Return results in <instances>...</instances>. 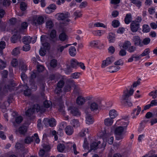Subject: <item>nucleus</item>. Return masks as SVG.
I'll list each match as a JSON object with an SVG mask.
<instances>
[{
    "label": "nucleus",
    "mask_w": 157,
    "mask_h": 157,
    "mask_svg": "<svg viewBox=\"0 0 157 157\" xmlns=\"http://www.w3.org/2000/svg\"><path fill=\"white\" fill-rule=\"evenodd\" d=\"M71 124L75 128H77L80 126L78 121L77 119L72 120L71 122Z\"/></svg>",
    "instance_id": "c9c22d12"
},
{
    "label": "nucleus",
    "mask_w": 157,
    "mask_h": 157,
    "mask_svg": "<svg viewBox=\"0 0 157 157\" xmlns=\"http://www.w3.org/2000/svg\"><path fill=\"white\" fill-rule=\"evenodd\" d=\"M42 107H40L37 104H34L33 105V109L34 111H36L37 112L40 111L41 112H44V111L42 109Z\"/></svg>",
    "instance_id": "a878e982"
},
{
    "label": "nucleus",
    "mask_w": 157,
    "mask_h": 157,
    "mask_svg": "<svg viewBox=\"0 0 157 157\" xmlns=\"http://www.w3.org/2000/svg\"><path fill=\"white\" fill-rule=\"evenodd\" d=\"M100 43V41L99 40H94L90 42V45L91 47H96Z\"/></svg>",
    "instance_id": "37998d69"
},
{
    "label": "nucleus",
    "mask_w": 157,
    "mask_h": 157,
    "mask_svg": "<svg viewBox=\"0 0 157 157\" xmlns=\"http://www.w3.org/2000/svg\"><path fill=\"white\" fill-rule=\"evenodd\" d=\"M107 37L110 43H113L115 40V35L112 33H109Z\"/></svg>",
    "instance_id": "cd10ccee"
},
{
    "label": "nucleus",
    "mask_w": 157,
    "mask_h": 157,
    "mask_svg": "<svg viewBox=\"0 0 157 157\" xmlns=\"http://www.w3.org/2000/svg\"><path fill=\"white\" fill-rule=\"evenodd\" d=\"M56 121L54 118L49 119L48 124L49 126L53 127L56 125Z\"/></svg>",
    "instance_id": "79ce46f5"
},
{
    "label": "nucleus",
    "mask_w": 157,
    "mask_h": 157,
    "mask_svg": "<svg viewBox=\"0 0 157 157\" xmlns=\"http://www.w3.org/2000/svg\"><path fill=\"white\" fill-rule=\"evenodd\" d=\"M99 105L98 104L95 102H90L89 103L88 108L91 111L94 112L96 111L98 108Z\"/></svg>",
    "instance_id": "9b49d317"
},
{
    "label": "nucleus",
    "mask_w": 157,
    "mask_h": 157,
    "mask_svg": "<svg viewBox=\"0 0 157 157\" xmlns=\"http://www.w3.org/2000/svg\"><path fill=\"white\" fill-rule=\"evenodd\" d=\"M59 38L61 41H64L67 39V36L65 33L62 32L60 34Z\"/></svg>",
    "instance_id": "72a5a7b5"
},
{
    "label": "nucleus",
    "mask_w": 157,
    "mask_h": 157,
    "mask_svg": "<svg viewBox=\"0 0 157 157\" xmlns=\"http://www.w3.org/2000/svg\"><path fill=\"white\" fill-rule=\"evenodd\" d=\"M30 86H31L30 88L31 90H32L33 91L36 90L37 89V86L35 85L33 82V81L31 80L30 81Z\"/></svg>",
    "instance_id": "864d4df0"
},
{
    "label": "nucleus",
    "mask_w": 157,
    "mask_h": 157,
    "mask_svg": "<svg viewBox=\"0 0 157 157\" xmlns=\"http://www.w3.org/2000/svg\"><path fill=\"white\" fill-rule=\"evenodd\" d=\"M132 40L134 44L136 46H141V41L140 37L138 36H135L133 37Z\"/></svg>",
    "instance_id": "a211bd4d"
},
{
    "label": "nucleus",
    "mask_w": 157,
    "mask_h": 157,
    "mask_svg": "<svg viewBox=\"0 0 157 157\" xmlns=\"http://www.w3.org/2000/svg\"><path fill=\"white\" fill-rule=\"evenodd\" d=\"M68 147L69 148H71V147H72L74 153L75 155H76L78 153V152L76 151V146L75 144H73V145H72L71 143H68Z\"/></svg>",
    "instance_id": "4c0bfd02"
},
{
    "label": "nucleus",
    "mask_w": 157,
    "mask_h": 157,
    "mask_svg": "<svg viewBox=\"0 0 157 157\" xmlns=\"http://www.w3.org/2000/svg\"><path fill=\"white\" fill-rule=\"evenodd\" d=\"M113 121V119L110 117V118H107L105 119L104 123L106 126H110L112 125Z\"/></svg>",
    "instance_id": "c756f323"
},
{
    "label": "nucleus",
    "mask_w": 157,
    "mask_h": 157,
    "mask_svg": "<svg viewBox=\"0 0 157 157\" xmlns=\"http://www.w3.org/2000/svg\"><path fill=\"white\" fill-rule=\"evenodd\" d=\"M68 52L69 55L72 57L75 56L77 53L76 49L73 46H71L70 47Z\"/></svg>",
    "instance_id": "4be33fe9"
},
{
    "label": "nucleus",
    "mask_w": 157,
    "mask_h": 157,
    "mask_svg": "<svg viewBox=\"0 0 157 157\" xmlns=\"http://www.w3.org/2000/svg\"><path fill=\"white\" fill-rule=\"evenodd\" d=\"M140 24L137 23L136 21H132L130 24V29L132 31L133 33L136 32L139 29Z\"/></svg>",
    "instance_id": "1a4fd4ad"
},
{
    "label": "nucleus",
    "mask_w": 157,
    "mask_h": 157,
    "mask_svg": "<svg viewBox=\"0 0 157 157\" xmlns=\"http://www.w3.org/2000/svg\"><path fill=\"white\" fill-rule=\"evenodd\" d=\"M56 6L55 4H50L46 9L47 13H50L53 12V10L56 9Z\"/></svg>",
    "instance_id": "6ab92c4d"
},
{
    "label": "nucleus",
    "mask_w": 157,
    "mask_h": 157,
    "mask_svg": "<svg viewBox=\"0 0 157 157\" xmlns=\"http://www.w3.org/2000/svg\"><path fill=\"white\" fill-rule=\"evenodd\" d=\"M115 58L113 56L108 57L106 59L102 61L101 64V67L105 68L106 67L112 63L115 60Z\"/></svg>",
    "instance_id": "39448f33"
},
{
    "label": "nucleus",
    "mask_w": 157,
    "mask_h": 157,
    "mask_svg": "<svg viewBox=\"0 0 157 157\" xmlns=\"http://www.w3.org/2000/svg\"><path fill=\"white\" fill-rule=\"evenodd\" d=\"M80 74V73L75 72L72 73L71 75V77L73 78L77 79L79 78Z\"/></svg>",
    "instance_id": "5fc2aeb1"
},
{
    "label": "nucleus",
    "mask_w": 157,
    "mask_h": 157,
    "mask_svg": "<svg viewBox=\"0 0 157 157\" xmlns=\"http://www.w3.org/2000/svg\"><path fill=\"white\" fill-rule=\"evenodd\" d=\"M58 19L59 20H63L70 16V14L67 12L65 13H60L58 14Z\"/></svg>",
    "instance_id": "dca6fc26"
},
{
    "label": "nucleus",
    "mask_w": 157,
    "mask_h": 157,
    "mask_svg": "<svg viewBox=\"0 0 157 157\" xmlns=\"http://www.w3.org/2000/svg\"><path fill=\"white\" fill-rule=\"evenodd\" d=\"M65 147L64 144L59 143L57 146V149L59 152L63 153V152Z\"/></svg>",
    "instance_id": "7c9ffc66"
},
{
    "label": "nucleus",
    "mask_w": 157,
    "mask_h": 157,
    "mask_svg": "<svg viewBox=\"0 0 157 157\" xmlns=\"http://www.w3.org/2000/svg\"><path fill=\"white\" fill-rule=\"evenodd\" d=\"M71 113L74 116L79 117L80 116L81 113L78 109L75 107H71L70 109Z\"/></svg>",
    "instance_id": "4468645a"
},
{
    "label": "nucleus",
    "mask_w": 157,
    "mask_h": 157,
    "mask_svg": "<svg viewBox=\"0 0 157 157\" xmlns=\"http://www.w3.org/2000/svg\"><path fill=\"white\" fill-rule=\"evenodd\" d=\"M123 64L124 62L121 59H119L115 62L114 63L115 65L117 66H122L123 65Z\"/></svg>",
    "instance_id": "052dcab7"
},
{
    "label": "nucleus",
    "mask_w": 157,
    "mask_h": 157,
    "mask_svg": "<svg viewBox=\"0 0 157 157\" xmlns=\"http://www.w3.org/2000/svg\"><path fill=\"white\" fill-rule=\"evenodd\" d=\"M139 80H140V78L138 79L136 82H135L133 83V84L132 86H128V88H130L129 90L130 89V88H131V87L132 86V88L134 87H136L137 86V85H139L140 83V81H139Z\"/></svg>",
    "instance_id": "bf43d9fd"
},
{
    "label": "nucleus",
    "mask_w": 157,
    "mask_h": 157,
    "mask_svg": "<svg viewBox=\"0 0 157 157\" xmlns=\"http://www.w3.org/2000/svg\"><path fill=\"white\" fill-rule=\"evenodd\" d=\"M136 50V47L131 45L128 49L127 51L129 53H133L135 52Z\"/></svg>",
    "instance_id": "6e6d98bb"
},
{
    "label": "nucleus",
    "mask_w": 157,
    "mask_h": 157,
    "mask_svg": "<svg viewBox=\"0 0 157 157\" xmlns=\"http://www.w3.org/2000/svg\"><path fill=\"white\" fill-rule=\"evenodd\" d=\"M74 90L73 91L72 94L75 97L76 96L79 95L81 94V91L80 87L77 85H75L73 86Z\"/></svg>",
    "instance_id": "f8f14e48"
},
{
    "label": "nucleus",
    "mask_w": 157,
    "mask_h": 157,
    "mask_svg": "<svg viewBox=\"0 0 157 157\" xmlns=\"http://www.w3.org/2000/svg\"><path fill=\"white\" fill-rule=\"evenodd\" d=\"M34 112L33 109V108H29L26 111L25 113L27 116L30 117L33 114Z\"/></svg>",
    "instance_id": "de8ad7c7"
},
{
    "label": "nucleus",
    "mask_w": 157,
    "mask_h": 157,
    "mask_svg": "<svg viewBox=\"0 0 157 157\" xmlns=\"http://www.w3.org/2000/svg\"><path fill=\"white\" fill-rule=\"evenodd\" d=\"M20 51L19 50V48L18 47L16 48H14L12 52V54L14 56H16L20 53Z\"/></svg>",
    "instance_id": "a18cd8bd"
},
{
    "label": "nucleus",
    "mask_w": 157,
    "mask_h": 157,
    "mask_svg": "<svg viewBox=\"0 0 157 157\" xmlns=\"http://www.w3.org/2000/svg\"><path fill=\"white\" fill-rule=\"evenodd\" d=\"M34 141L37 144L40 142V140L37 133L34 134V136L32 137L29 136L26 137L25 140V142L26 144H29Z\"/></svg>",
    "instance_id": "20e7f679"
},
{
    "label": "nucleus",
    "mask_w": 157,
    "mask_h": 157,
    "mask_svg": "<svg viewBox=\"0 0 157 157\" xmlns=\"http://www.w3.org/2000/svg\"><path fill=\"white\" fill-rule=\"evenodd\" d=\"M78 62L77 60L75 59H72L70 61L71 67L72 68H77V66L78 64Z\"/></svg>",
    "instance_id": "c85d7f7f"
},
{
    "label": "nucleus",
    "mask_w": 157,
    "mask_h": 157,
    "mask_svg": "<svg viewBox=\"0 0 157 157\" xmlns=\"http://www.w3.org/2000/svg\"><path fill=\"white\" fill-rule=\"evenodd\" d=\"M6 67V63L1 60H0V70H2Z\"/></svg>",
    "instance_id": "0e129e2a"
},
{
    "label": "nucleus",
    "mask_w": 157,
    "mask_h": 157,
    "mask_svg": "<svg viewBox=\"0 0 157 157\" xmlns=\"http://www.w3.org/2000/svg\"><path fill=\"white\" fill-rule=\"evenodd\" d=\"M120 23L117 20H114L112 21V26L114 28H117L120 25Z\"/></svg>",
    "instance_id": "09e8293b"
},
{
    "label": "nucleus",
    "mask_w": 157,
    "mask_h": 157,
    "mask_svg": "<svg viewBox=\"0 0 157 157\" xmlns=\"http://www.w3.org/2000/svg\"><path fill=\"white\" fill-rule=\"evenodd\" d=\"M25 45L23 47V50L25 51H28L30 49V46L29 44H25Z\"/></svg>",
    "instance_id": "4d7b16f0"
},
{
    "label": "nucleus",
    "mask_w": 157,
    "mask_h": 157,
    "mask_svg": "<svg viewBox=\"0 0 157 157\" xmlns=\"http://www.w3.org/2000/svg\"><path fill=\"white\" fill-rule=\"evenodd\" d=\"M125 129L123 126H119L116 128L115 132L116 135L123 134L124 130Z\"/></svg>",
    "instance_id": "393cba45"
},
{
    "label": "nucleus",
    "mask_w": 157,
    "mask_h": 157,
    "mask_svg": "<svg viewBox=\"0 0 157 157\" xmlns=\"http://www.w3.org/2000/svg\"><path fill=\"white\" fill-rule=\"evenodd\" d=\"M106 141H104L103 140V142L101 146L99 145V144H101V141H99L98 143L93 142L90 144V150H95L97 149L98 147L100 148H104L106 144Z\"/></svg>",
    "instance_id": "7ed1b4c3"
},
{
    "label": "nucleus",
    "mask_w": 157,
    "mask_h": 157,
    "mask_svg": "<svg viewBox=\"0 0 157 157\" xmlns=\"http://www.w3.org/2000/svg\"><path fill=\"white\" fill-rule=\"evenodd\" d=\"M57 64V61L55 59L52 60L50 62V65L52 67H56Z\"/></svg>",
    "instance_id": "8fccbe9b"
},
{
    "label": "nucleus",
    "mask_w": 157,
    "mask_h": 157,
    "mask_svg": "<svg viewBox=\"0 0 157 157\" xmlns=\"http://www.w3.org/2000/svg\"><path fill=\"white\" fill-rule=\"evenodd\" d=\"M25 86V88L26 90H24V93L25 96H29L31 94L30 90L29 88V87L26 84L24 85V86Z\"/></svg>",
    "instance_id": "58836bf2"
},
{
    "label": "nucleus",
    "mask_w": 157,
    "mask_h": 157,
    "mask_svg": "<svg viewBox=\"0 0 157 157\" xmlns=\"http://www.w3.org/2000/svg\"><path fill=\"white\" fill-rule=\"evenodd\" d=\"M132 16L130 13L127 14L124 19V21L126 24H128L131 22Z\"/></svg>",
    "instance_id": "b1692460"
},
{
    "label": "nucleus",
    "mask_w": 157,
    "mask_h": 157,
    "mask_svg": "<svg viewBox=\"0 0 157 157\" xmlns=\"http://www.w3.org/2000/svg\"><path fill=\"white\" fill-rule=\"evenodd\" d=\"M46 26L47 28L51 29L53 26V24L51 20L48 21L46 22Z\"/></svg>",
    "instance_id": "3c124183"
},
{
    "label": "nucleus",
    "mask_w": 157,
    "mask_h": 157,
    "mask_svg": "<svg viewBox=\"0 0 157 157\" xmlns=\"http://www.w3.org/2000/svg\"><path fill=\"white\" fill-rule=\"evenodd\" d=\"M23 120V118L21 116L17 117L15 118V122L18 124L20 123Z\"/></svg>",
    "instance_id": "e2e57ef3"
},
{
    "label": "nucleus",
    "mask_w": 157,
    "mask_h": 157,
    "mask_svg": "<svg viewBox=\"0 0 157 157\" xmlns=\"http://www.w3.org/2000/svg\"><path fill=\"white\" fill-rule=\"evenodd\" d=\"M120 69V67L118 66H112L109 67L107 68L108 71L111 73L116 72Z\"/></svg>",
    "instance_id": "aec40b11"
},
{
    "label": "nucleus",
    "mask_w": 157,
    "mask_h": 157,
    "mask_svg": "<svg viewBox=\"0 0 157 157\" xmlns=\"http://www.w3.org/2000/svg\"><path fill=\"white\" fill-rule=\"evenodd\" d=\"M49 39L53 43L57 42L58 39L56 36V30L53 29L51 31Z\"/></svg>",
    "instance_id": "0eeeda50"
},
{
    "label": "nucleus",
    "mask_w": 157,
    "mask_h": 157,
    "mask_svg": "<svg viewBox=\"0 0 157 157\" xmlns=\"http://www.w3.org/2000/svg\"><path fill=\"white\" fill-rule=\"evenodd\" d=\"M52 104L50 101L46 100L44 102L43 105L44 107L46 108H49Z\"/></svg>",
    "instance_id": "13d9d810"
},
{
    "label": "nucleus",
    "mask_w": 157,
    "mask_h": 157,
    "mask_svg": "<svg viewBox=\"0 0 157 157\" xmlns=\"http://www.w3.org/2000/svg\"><path fill=\"white\" fill-rule=\"evenodd\" d=\"M108 50L109 52L112 54L114 53L115 51V49L114 47L110 46L108 49Z\"/></svg>",
    "instance_id": "69168bd1"
},
{
    "label": "nucleus",
    "mask_w": 157,
    "mask_h": 157,
    "mask_svg": "<svg viewBox=\"0 0 157 157\" xmlns=\"http://www.w3.org/2000/svg\"><path fill=\"white\" fill-rule=\"evenodd\" d=\"M85 113H86V124H92L94 122V120L92 115L86 111H85Z\"/></svg>",
    "instance_id": "ddd939ff"
},
{
    "label": "nucleus",
    "mask_w": 157,
    "mask_h": 157,
    "mask_svg": "<svg viewBox=\"0 0 157 157\" xmlns=\"http://www.w3.org/2000/svg\"><path fill=\"white\" fill-rule=\"evenodd\" d=\"M127 52L124 49H121L119 52V54L120 56H124L126 55Z\"/></svg>",
    "instance_id": "680f3d73"
},
{
    "label": "nucleus",
    "mask_w": 157,
    "mask_h": 157,
    "mask_svg": "<svg viewBox=\"0 0 157 157\" xmlns=\"http://www.w3.org/2000/svg\"><path fill=\"white\" fill-rule=\"evenodd\" d=\"M27 7V4L24 2H21L20 4V8L21 10V12H17V14L18 15L21 16L26 13L25 10Z\"/></svg>",
    "instance_id": "6e6552de"
},
{
    "label": "nucleus",
    "mask_w": 157,
    "mask_h": 157,
    "mask_svg": "<svg viewBox=\"0 0 157 157\" xmlns=\"http://www.w3.org/2000/svg\"><path fill=\"white\" fill-rule=\"evenodd\" d=\"M11 1L10 0H4L3 2V6H9L10 4Z\"/></svg>",
    "instance_id": "774afa93"
},
{
    "label": "nucleus",
    "mask_w": 157,
    "mask_h": 157,
    "mask_svg": "<svg viewBox=\"0 0 157 157\" xmlns=\"http://www.w3.org/2000/svg\"><path fill=\"white\" fill-rule=\"evenodd\" d=\"M88 128H85L82 129L80 132L79 135L80 136L83 137L85 136L86 134H88Z\"/></svg>",
    "instance_id": "a19ab883"
},
{
    "label": "nucleus",
    "mask_w": 157,
    "mask_h": 157,
    "mask_svg": "<svg viewBox=\"0 0 157 157\" xmlns=\"http://www.w3.org/2000/svg\"><path fill=\"white\" fill-rule=\"evenodd\" d=\"M141 111V108L139 106H137V108L134 109L131 113L133 119L136 118V117L140 114Z\"/></svg>",
    "instance_id": "9d476101"
},
{
    "label": "nucleus",
    "mask_w": 157,
    "mask_h": 157,
    "mask_svg": "<svg viewBox=\"0 0 157 157\" xmlns=\"http://www.w3.org/2000/svg\"><path fill=\"white\" fill-rule=\"evenodd\" d=\"M150 53V50L149 48H147L145 49L142 53L140 54L141 57L149 55Z\"/></svg>",
    "instance_id": "49530a36"
},
{
    "label": "nucleus",
    "mask_w": 157,
    "mask_h": 157,
    "mask_svg": "<svg viewBox=\"0 0 157 157\" xmlns=\"http://www.w3.org/2000/svg\"><path fill=\"white\" fill-rule=\"evenodd\" d=\"M28 26V24L27 22H23L20 27L15 28L13 30V32L14 33H23L24 30L26 29Z\"/></svg>",
    "instance_id": "423d86ee"
},
{
    "label": "nucleus",
    "mask_w": 157,
    "mask_h": 157,
    "mask_svg": "<svg viewBox=\"0 0 157 157\" xmlns=\"http://www.w3.org/2000/svg\"><path fill=\"white\" fill-rule=\"evenodd\" d=\"M118 113L117 111L114 109H111L109 111V115L112 118L114 119L118 115Z\"/></svg>",
    "instance_id": "5701e85b"
},
{
    "label": "nucleus",
    "mask_w": 157,
    "mask_h": 157,
    "mask_svg": "<svg viewBox=\"0 0 157 157\" xmlns=\"http://www.w3.org/2000/svg\"><path fill=\"white\" fill-rule=\"evenodd\" d=\"M134 90L131 86L130 90H128L127 88L123 92V94L120 99L121 103L126 106L131 107L133 104L131 101H129V97L132 95L134 92Z\"/></svg>",
    "instance_id": "f257e3e1"
},
{
    "label": "nucleus",
    "mask_w": 157,
    "mask_h": 157,
    "mask_svg": "<svg viewBox=\"0 0 157 157\" xmlns=\"http://www.w3.org/2000/svg\"><path fill=\"white\" fill-rule=\"evenodd\" d=\"M71 44H67L65 46H61V45H58L57 48L56 50L58 52H60L62 53L63 51L65 48H66L68 47L71 45Z\"/></svg>",
    "instance_id": "bb28decb"
},
{
    "label": "nucleus",
    "mask_w": 157,
    "mask_h": 157,
    "mask_svg": "<svg viewBox=\"0 0 157 157\" xmlns=\"http://www.w3.org/2000/svg\"><path fill=\"white\" fill-rule=\"evenodd\" d=\"M32 38L29 36H25L23 38V42L24 44H29L31 42Z\"/></svg>",
    "instance_id": "2f4dec72"
},
{
    "label": "nucleus",
    "mask_w": 157,
    "mask_h": 157,
    "mask_svg": "<svg viewBox=\"0 0 157 157\" xmlns=\"http://www.w3.org/2000/svg\"><path fill=\"white\" fill-rule=\"evenodd\" d=\"M12 32L14 34L11 38L10 40L11 43H15L17 42L18 39L21 38V37L18 34V33H14L13 32V30Z\"/></svg>",
    "instance_id": "2eb2a0df"
},
{
    "label": "nucleus",
    "mask_w": 157,
    "mask_h": 157,
    "mask_svg": "<svg viewBox=\"0 0 157 157\" xmlns=\"http://www.w3.org/2000/svg\"><path fill=\"white\" fill-rule=\"evenodd\" d=\"M44 23V18L42 16H38L35 15L33 17L32 21V24L33 25L37 26L42 25Z\"/></svg>",
    "instance_id": "f03ea898"
},
{
    "label": "nucleus",
    "mask_w": 157,
    "mask_h": 157,
    "mask_svg": "<svg viewBox=\"0 0 157 157\" xmlns=\"http://www.w3.org/2000/svg\"><path fill=\"white\" fill-rule=\"evenodd\" d=\"M72 69L71 67L69 66H67V67L65 68L64 71L65 73L67 75L69 74L72 72Z\"/></svg>",
    "instance_id": "c03bdc74"
},
{
    "label": "nucleus",
    "mask_w": 157,
    "mask_h": 157,
    "mask_svg": "<svg viewBox=\"0 0 157 157\" xmlns=\"http://www.w3.org/2000/svg\"><path fill=\"white\" fill-rule=\"evenodd\" d=\"M131 45H132V44L130 41L128 40H126L123 43L122 46V48L124 49H127V50L128 49Z\"/></svg>",
    "instance_id": "f704fd0d"
},
{
    "label": "nucleus",
    "mask_w": 157,
    "mask_h": 157,
    "mask_svg": "<svg viewBox=\"0 0 157 157\" xmlns=\"http://www.w3.org/2000/svg\"><path fill=\"white\" fill-rule=\"evenodd\" d=\"M85 102V98L82 96H78L76 99V103L79 105H83Z\"/></svg>",
    "instance_id": "f3484780"
},
{
    "label": "nucleus",
    "mask_w": 157,
    "mask_h": 157,
    "mask_svg": "<svg viewBox=\"0 0 157 157\" xmlns=\"http://www.w3.org/2000/svg\"><path fill=\"white\" fill-rule=\"evenodd\" d=\"M64 84V82L62 80H60L58 83L57 86L62 88Z\"/></svg>",
    "instance_id": "338daca9"
},
{
    "label": "nucleus",
    "mask_w": 157,
    "mask_h": 157,
    "mask_svg": "<svg viewBox=\"0 0 157 157\" xmlns=\"http://www.w3.org/2000/svg\"><path fill=\"white\" fill-rule=\"evenodd\" d=\"M27 127L24 125L21 126L19 128L18 132L21 134H24L27 132Z\"/></svg>",
    "instance_id": "473e14b6"
},
{
    "label": "nucleus",
    "mask_w": 157,
    "mask_h": 157,
    "mask_svg": "<svg viewBox=\"0 0 157 157\" xmlns=\"http://www.w3.org/2000/svg\"><path fill=\"white\" fill-rule=\"evenodd\" d=\"M149 95L152 96L153 99H155L157 97V90L151 91L149 94Z\"/></svg>",
    "instance_id": "603ef678"
},
{
    "label": "nucleus",
    "mask_w": 157,
    "mask_h": 157,
    "mask_svg": "<svg viewBox=\"0 0 157 157\" xmlns=\"http://www.w3.org/2000/svg\"><path fill=\"white\" fill-rule=\"evenodd\" d=\"M65 132L67 135H71L74 132V129L72 127L68 125L66 127Z\"/></svg>",
    "instance_id": "412c9836"
},
{
    "label": "nucleus",
    "mask_w": 157,
    "mask_h": 157,
    "mask_svg": "<svg viewBox=\"0 0 157 157\" xmlns=\"http://www.w3.org/2000/svg\"><path fill=\"white\" fill-rule=\"evenodd\" d=\"M150 28L147 25H144L143 26L142 31L144 33H147L150 32Z\"/></svg>",
    "instance_id": "ea45409f"
},
{
    "label": "nucleus",
    "mask_w": 157,
    "mask_h": 157,
    "mask_svg": "<svg viewBox=\"0 0 157 157\" xmlns=\"http://www.w3.org/2000/svg\"><path fill=\"white\" fill-rule=\"evenodd\" d=\"M39 154L40 157H48L49 156L48 153L45 152L43 149L40 150Z\"/></svg>",
    "instance_id": "e433bc0d"
}]
</instances>
